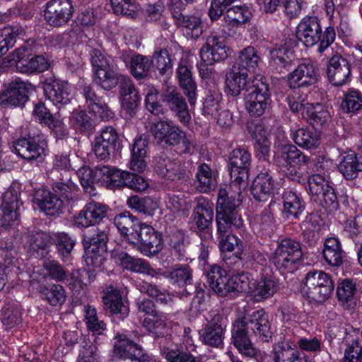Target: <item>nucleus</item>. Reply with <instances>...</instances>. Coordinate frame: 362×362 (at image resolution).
<instances>
[{
  "label": "nucleus",
  "mask_w": 362,
  "mask_h": 362,
  "mask_svg": "<svg viewBox=\"0 0 362 362\" xmlns=\"http://www.w3.org/2000/svg\"><path fill=\"white\" fill-rule=\"evenodd\" d=\"M250 154L244 148L233 150L229 156L230 173L234 181L228 189H220L217 198V221L218 230L223 231L233 223L236 226L242 224L238 208L240 206L244 187L243 180L247 177Z\"/></svg>",
  "instance_id": "f257e3e1"
},
{
  "label": "nucleus",
  "mask_w": 362,
  "mask_h": 362,
  "mask_svg": "<svg viewBox=\"0 0 362 362\" xmlns=\"http://www.w3.org/2000/svg\"><path fill=\"white\" fill-rule=\"evenodd\" d=\"M249 330L263 341H268L271 339L268 315L264 310H255L251 315L235 320L232 339L234 346L242 355L255 358L257 362H272L269 356L254 346L248 337Z\"/></svg>",
  "instance_id": "f03ea898"
},
{
  "label": "nucleus",
  "mask_w": 362,
  "mask_h": 362,
  "mask_svg": "<svg viewBox=\"0 0 362 362\" xmlns=\"http://www.w3.org/2000/svg\"><path fill=\"white\" fill-rule=\"evenodd\" d=\"M90 57L95 82L102 88L110 90L119 81L122 107L132 116L139 101V93L132 81L125 76L119 77L112 60L104 56L100 50H93Z\"/></svg>",
  "instance_id": "7ed1b4c3"
},
{
  "label": "nucleus",
  "mask_w": 362,
  "mask_h": 362,
  "mask_svg": "<svg viewBox=\"0 0 362 362\" xmlns=\"http://www.w3.org/2000/svg\"><path fill=\"white\" fill-rule=\"evenodd\" d=\"M114 223L126 240L130 244L137 245L145 255H148L159 250L160 240L154 229L147 224L141 223L129 211L117 215Z\"/></svg>",
  "instance_id": "20e7f679"
},
{
  "label": "nucleus",
  "mask_w": 362,
  "mask_h": 362,
  "mask_svg": "<svg viewBox=\"0 0 362 362\" xmlns=\"http://www.w3.org/2000/svg\"><path fill=\"white\" fill-rule=\"evenodd\" d=\"M107 233L105 230L95 228L92 235H86L83 239L85 248L84 262L87 266V272L93 275L94 272L103 270L105 261Z\"/></svg>",
  "instance_id": "39448f33"
},
{
  "label": "nucleus",
  "mask_w": 362,
  "mask_h": 362,
  "mask_svg": "<svg viewBox=\"0 0 362 362\" xmlns=\"http://www.w3.org/2000/svg\"><path fill=\"white\" fill-rule=\"evenodd\" d=\"M302 255L300 243L294 240L285 238L278 243L271 257V262L280 272L292 273L298 268Z\"/></svg>",
  "instance_id": "423d86ee"
},
{
  "label": "nucleus",
  "mask_w": 362,
  "mask_h": 362,
  "mask_svg": "<svg viewBox=\"0 0 362 362\" xmlns=\"http://www.w3.org/2000/svg\"><path fill=\"white\" fill-rule=\"evenodd\" d=\"M310 161L309 156L303 153L292 144L283 146L281 153L275 155L276 165L289 179L298 182L305 180L300 167L308 165Z\"/></svg>",
  "instance_id": "0eeeda50"
},
{
  "label": "nucleus",
  "mask_w": 362,
  "mask_h": 362,
  "mask_svg": "<svg viewBox=\"0 0 362 362\" xmlns=\"http://www.w3.org/2000/svg\"><path fill=\"white\" fill-rule=\"evenodd\" d=\"M333 289V282L327 274L323 271H313L306 274L302 292L308 298L323 301L328 298Z\"/></svg>",
  "instance_id": "6e6552de"
},
{
  "label": "nucleus",
  "mask_w": 362,
  "mask_h": 362,
  "mask_svg": "<svg viewBox=\"0 0 362 362\" xmlns=\"http://www.w3.org/2000/svg\"><path fill=\"white\" fill-rule=\"evenodd\" d=\"M209 322L199 331L203 344L215 348L222 347L228 318L217 310L209 313Z\"/></svg>",
  "instance_id": "1a4fd4ad"
},
{
  "label": "nucleus",
  "mask_w": 362,
  "mask_h": 362,
  "mask_svg": "<svg viewBox=\"0 0 362 362\" xmlns=\"http://www.w3.org/2000/svg\"><path fill=\"white\" fill-rule=\"evenodd\" d=\"M20 186L13 184L4 194L0 206V228H7L18 219L23 204L19 199Z\"/></svg>",
  "instance_id": "9d476101"
},
{
  "label": "nucleus",
  "mask_w": 362,
  "mask_h": 362,
  "mask_svg": "<svg viewBox=\"0 0 362 362\" xmlns=\"http://www.w3.org/2000/svg\"><path fill=\"white\" fill-rule=\"evenodd\" d=\"M113 353L122 359H129L138 362H159L151 358L137 344L129 339L124 334H117L115 337Z\"/></svg>",
  "instance_id": "9b49d317"
},
{
  "label": "nucleus",
  "mask_w": 362,
  "mask_h": 362,
  "mask_svg": "<svg viewBox=\"0 0 362 362\" xmlns=\"http://www.w3.org/2000/svg\"><path fill=\"white\" fill-rule=\"evenodd\" d=\"M74 6L71 0H49L44 11L45 21L52 27H62L73 17Z\"/></svg>",
  "instance_id": "f8f14e48"
},
{
  "label": "nucleus",
  "mask_w": 362,
  "mask_h": 362,
  "mask_svg": "<svg viewBox=\"0 0 362 362\" xmlns=\"http://www.w3.org/2000/svg\"><path fill=\"white\" fill-rule=\"evenodd\" d=\"M108 206L103 203L91 201L73 218V225L83 229L100 223L107 216Z\"/></svg>",
  "instance_id": "ddd939ff"
},
{
  "label": "nucleus",
  "mask_w": 362,
  "mask_h": 362,
  "mask_svg": "<svg viewBox=\"0 0 362 362\" xmlns=\"http://www.w3.org/2000/svg\"><path fill=\"white\" fill-rule=\"evenodd\" d=\"M46 146L47 142L42 135L19 139L13 146L16 153L28 161L41 160L45 155Z\"/></svg>",
  "instance_id": "4468645a"
},
{
  "label": "nucleus",
  "mask_w": 362,
  "mask_h": 362,
  "mask_svg": "<svg viewBox=\"0 0 362 362\" xmlns=\"http://www.w3.org/2000/svg\"><path fill=\"white\" fill-rule=\"evenodd\" d=\"M45 98L55 106L65 105L71 100V86L54 76H47L42 82Z\"/></svg>",
  "instance_id": "2eb2a0df"
},
{
  "label": "nucleus",
  "mask_w": 362,
  "mask_h": 362,
  "mask_svg": "<svg viewBox=\"0 0 362 362\" xmlns=\"http://www.w3.org/2000/svg\"><path fill=\"white\" fill-rule=\"evenodd\" d=\"M271 102L266 84H255L248 89L245 97V107L250 115L256 117L263 115Z\"/></svg>",
  "instance_id": "dca6fc26"
},
{
  "label": "nucleus",
  "mask_w": 362,
  "mask_h": 362,
  "mask_svg": "<svg viewBox=\"0 0 362 362\" xmlns=\"http://www.w3.org/2000/svg\"><path fill=\"white\" fill-rule=\"evenodd\" d=\"M230 54L223 39L216 35L209 36L199 51L201 60L208 64L224 60Z\"/></svg>",
  "instance_id": "f3484780"
},
{
  "label": "nucleus",
  "mask_w": 362,
  "mask_h": 362,
  "mask_svg": "<svg viewBox=\"0 0 362 362\" xmlns=\"http://www.w3.org/2000/svg\"><path fill=\"white\" fill-rule=\"evenodd\" d=\"M322 33L320 21L314 16H307L303 18L296 30L297 38L307 47L317 44L321 39Z\"/></svg>",
  "instance_id": "a211bd4d"
},
{
  "label": "nucleus",
  "mask_w": 362,
  "mask_h": 362,
  "mask_svg": "<svg viewBox=\"0 0 362 362\" xmlns=\"http://www.w3.org/2000/svg\"><path fill=\"white\" fill-rule=\"evenodd\" d=\"M118 139V134L114 127L108 126L102 129L93 142V151L96 157L103 160L109 159L117 148Z\"/></svg>",
  "instance_id": "6ab92c4d"
},
{
  "label": "nucleus",
  "mask_w": 362,
  "mask_h": 362,
  "mask_svg": "<svg viewBox=\"0 0 362 362\" xmlns=\"http://www.w3.org/2000/svg\"><path fill=\"white\" fill-rule=\"evenodd\" d=\"M20 269L16 250L10 240L0 241V291L7 281L8 272H16Z\"/></svg>",
  "instance_id": "aec40b11"
},
{
  "label": "nucleus",
  "mask_w": 362,
  "mask_h": 362,
  "mask_svg": "<svg viewBox=\"0 0 362 362\" xmlns=\"http://www.w3.org/2000/svg\"><path fill=\"white\" fill-rule=\"evenodd\" d=\"M214 217L213 204L204 197L197 199V204L194 209L193 218L200 232L201 238L211 236L210 226Z\"/></svg>",
  "instance_id": "412c9836"
},
{
  "label": "nucleus",
  "mask_w": 362,
  "mask_h": 362,
  "mask_svg": "<svg viewBox=\"0 0 362 362\" xmlns=\"http://www.w3.org/2000/svg\"><path fill=\"white\" fill-rule=\"evenodd\" d=\"M317 69L315 63L304 60L288 76V84L291 88L309 86L317 81Z\"/></svg>",
  "instance_id": "4be33fe9"
},
{
  "label": "nucleus",
  "mask_w": 362,
  "mask_h": 362,
  "mask_svg": "<svg viewBox=\"0 0 362 362\" xmlns=\"http://www.w3.org/2000/svg\"><path fill=\"white\" fill-rule=\"evenodd\" d=\"M30 83L20 78L13 79L0 95V104L4 107L23 105L28 100Z\"/></svg>",
  "instance_id": "5701e85b"
},
{
  "label": "nucleus",
  "mask_w": 362,
  "mask_h": 362,
  "mask_svg": "<svg viewBox=\"0 0 362 362\" xmlns=\"http://www.w3.org/2000/svg\"><path fill=\"white\" fill-rule=\"evenodd\" d=\"M111 258L116 264L133 272L145 274L151 276L161 274L152 269L146 260L132 257L119 248L114 249L112 251Z\"/></svg>",
  "instance_id": "b1692460"
},
{
  "label": "nucleus",
  "mask_w": 362,
  "mask_h": 362,
  "mask_svg": "<svg viewBox=\"0 0 362 362\" xmlns=\"http://www.w3.org/2000/svg\"><path fill=\"white\" fill-rule=\"evenodd\" d=\"M162 100L167 103L170 110L176 113L181 123L185 125L189 123L191 116L187 104L175 87L167 86L162 94Z\"/></svg>",
  "instance_id": "393cba45"
},
{
  "label": "nucleus",
  "mask_w": 362,
  "mask_h": 362,
  "mask_svg": "<svg viewBox=\"0 0 362 362\" xmlns=\"http://www.w3.org/2000/svg\"><path fill=\"white\" fill-rule=\"evenodd\" d=\"M329 82L336 86L345 84L350 79V66L348 61L339 55L333 56L329 61L327 69Z\"/></svg>",
  "instance_id": "a878e982"
},
{
  "label": "nucleus",
  "mask_w": 362,
  "mask_h": 362,
  "mask_svg": "<svg viewBox=\"0 0 362 362\" xmlns=\"http://www.w3.org/2000/svg\"><path fill=\"white\" fill-rule=\"evenodd\" d=\"M35 203L47 215L54 216L61 213L64 207V201L49 190L42 189L37 191Z\"/></svg>",
  "instance_id": "bb28decb"
},
{
  "label": "nucleus",
  "mask_w": 362,
  "mask_h": 362,
  "mask_svg": "<svg viewBox=\"0 0 362 362\" xmlns=\"http://www.w3.org/2000/svg\"><path fill=\"white\" fill-rule=\"evenodd\" d=\"M249 83L248 74L233 65L226 71L225 91L228 95L237 96L247 88Z\"/></svg>",
  "instance_id": "cd10ccee"
},
{
  "label": "nucleus",
  "mask_w": 362,
  "mask_h": 362,
  "mask_svg": "<svg viewBox=\"0 0 362 362\" xmlns=\"http://www.w3.org/2000/svg\"><path fill=\"white\" fill-rule=\"evenodd\" d=\"M103 302L105 308L119 318L124 319L129 314L128 306L124 304L120 291L113 286L105 288Z\"/></svg>",
  "instance_id": "c85d7f7f"
},
{
  "label": "nucleus",
  "mask_w": 362,
  "mask_h": 362,
  "mask_svg": "<svg viewBox=\"0 0 362 362\" xmlns=\"http://www.w3.org/2000/svg\"><path fill=\"white\" fill-rule=\"evenodd\" d=\"M262 62L259 52L253 46H247L238 52L233 65L247 74H254L259 69Z\"/></svg>",
  "instance_id": "c756f323"
},
{
  "label": "nucleus",
  "mask_w": 362,
  "mask_h": 362,
  "mask_svg": "<svg viewBox=\"0 0 362 362\" xmlns=\"http://www.w3.org/2000/svg\"><path fill=\"white\" fill-rule=\"evenodd\" d=\"M277 289L278 283L273 277L261 276L253 281L250 296L260 302L272 297Z\"/></svg>",
  "instance_id": "7c9ffc66"
},
{
  "label": "nucleus",
  "mask_w": 362,
  "mask_h": 362,
  "mask_svg": "<svg viewBox=\"0 0 362 362\" xmlns=\"http://www.w3.org/2000/svg\"><path fill=\"white\" fill-rule=\"evenodd\" d=\"M33 116L41 123L50 129L64 134L66 131L64 124L59 116L52 115L45 104L38 102L35 105Z\"/></svg>",
  "instance_id": "2f4dec72"
},
{
  "label": "nucleus",
  "mask_w": 362,
  "mask_h": 362,
  "mask_svg": "<svg viewBox=\"0 0 362 362\" xmlns=\"http://www.w3.org/2000/svg\"><path fill=\"white\" fill-rule=\"evenodd\" d=\"M274 189L272 176L267 173H261L254 180L251 192L256 200L265 202L274 193Z\"/></svg>",
  "instance_id": "473e14b6"
},
{
  "label": "nucleus",
  "mask_w": 362,
  "mask_h": 362,
  "mask_svg": "<svg viewBox=\"0 0 362 362\" xmlns=\"http://www.w3.org/2000/svg\"><path fill=\"white\" fill-rule=\"evenodd\" d=\"M83 93L86 105L90 112L103 120H109L114 117L113 112L96 96L95 92L90 86H85Z\"/></svg>",
  "instance_id": "72a5a7b5"
},
{
  "label": "nucleus",
  "mask_w": 362,
  "mask_h": 362,
  "mask_svg": "<svg viewBox=\"0 0 362 362\" xmlns=\"http://www.w3.org/2000/svg\"><path fill=\"white\" fill-rule=\"evenodd\" d=\"M208 283L211 288L220 296H227L228 279L227 272L218 265L209 267L206 272Z\"/></svg>",
  "instance_id": "f704fd0d"
},
{
  "label": "nucleus",
  "mask_w": 362,
  "mask_h": 362,
  "mask_svg": "<svg viewBox=\"0 0 362 362\" xmlns=\"http://www.w3.org/2000/svg\"><path fill=\"white\" fill-rule=\"evenodd\" d=\"M241 220H243L241 218ZM217 223V230L220 235H222V238L220 241L219 247L221 252L223 254L226 252H233L236 250L235 255V257L238 259H241V255L243 252V242L241 240H240L237 236L231 234H228L224 238L226 233L229 230H231L233 227L236 228H240L243 224V221H242V224L239 226H236L234 224L231 223L230 226L226 227L224 230L220 231L218 230V221H216Z\"/></svg>",
  "instance_id": "c9c22d12"
},
{
  "label": "nucleus",
  "mask_w": 362,
  "mask_h": 362,
  "mask_svg": "<svg viewBox=\"0 0 362 362\" xmlns=\"http://www.w3.org/2000/svg\"><path fill=\"white\" fill-rule=\"evenodd\" d=\"M177 74L180 86L187 95L190 105H194L197 100V85L192 78L190 69L186 64L180 63Z\"/></svg>",
  "instance_id": "e433bc0d"
},
{
  "label": "nucleus",
  "mask_w": 362,
  "mask_h": 362,
  "mask_svg": "<svg viewBox=\"0 0 362 362\" xmlns=\"http://www.w3.org/2000/svg\"><path fill=\"white\" fill-rule=\"evenodd\" d=\"M252 132L255 140V150L257 157L263 160H267L270 152V142L267 138V129L262 122H259L255 124Z\"/></svg>",
  "instance_id": "4c0bfd02"
},
{
  "label": "nucleus",
  "mask_w": 362,
  "mask_h": 362,
  "mask_svg": "<svg viewBox=\"0 0 362 362\" xmlns=\"http://www.w3.org/2000/svg\"><path fill=\"white\" fill-rule=\"evenodd\" d=\"M40 293L42 299L53 307L62 305L66 300V292L64 288L57 284L42 286Z\"/></svg>",
  "instance_id": "58836bf2"
},
{
  "label": "nucleus",
  "mask_w": 362,
  "mask_h": 362,
  "mask_svg": "<svg viewBox=\"0 0 362 362\" xmlns=\"http://www.w3.org/2000/svg\"><path fill=\"white\" fill-rule=\"evenodd\" d=\"M292 139L300 147L305 149H313L320 144V134L313 129L298 128L292 134Z\"/></svg>",
  "instance_id": "ea45409f"
},
{
  "label": "nucleus",
  "mask_w": 362,
  "mask_h": 362,
  "mask_svg": "<svg viewBox=\"0 0 362 362\" xmlns=\"http://www.w3.org/2000/svg\"><path fill=\"white\" fill-rule=\"evenodd\" d=\"M323 257L331 266L339 267L343 261V251L338 238H327L324 243Z\"/></svg>",
  "instance_id": "a19ab883"
},
{
  "label": "nucleus",
  "mask_w": 362,
  "mask_h": 362,
  "mask_svg": "<svg viewBox=\"0 0 362 362\" xmlns=\"http://www.w3.org/2000/svg\"><path fill=\"white\" fill-rule=\"evenodd\" d=\"M338 168L346 180H353L362 172V156L354 153L348 154L343 158Z\"/></svg>",
  "instance_id": "79ce46f5"
},
{
  "label": "nucleus",
  "mask_w": 362,
  "mask_h": 362,
  "mask_svg": "<svg viewBox=\"0 0 362 362\" xmlns=\"http://www.w3.org/2000/svg\"><path fill=\"white\" fill-rule=\"evenodd\" d=\"M29 242V248L35 252L38 256L45 257L47 254V247L49 246L52 237L42 231H33L24 236Z\"/></svg>",
  "instance_id": "37998d69"
},
{
  "label": "nucleus",
  "mask_w": 362,
  "mask_h": 362,
  "mask_svg": "<svg viewBox=\"0 0 362 362\" xmlns=\"http://www.w3.org/2000/svg\"><path fill=\"white\" fill-rule=\"evenodd\" d=\"M255 281L249 272H242L230 276L228 279L227 295L232 292L246 293L249 296Z\"/></svg>",
  "instance_id": "c03bdc74"
},
{
  "label": "nucleus",
  "mask_w": 362,
  "mask_h": 362,
  "mask_svg": "<svg viewBox=\"0 0 362 362\" xmlns=\"http://www.w3.org/2000/svg\"><path fill=\"white\" fill-rule=\"evenodd\" d=\"M155 168L156 171L162 176L172 180L182 170V165L180 160L165 155L156 159Z\"/></svg>",
  "instance_id": "a18cd8bd"
},
{
  "label": "nucleus",
  "mask_w": 362,
  "mask_h": 362,
  "mask_svg": "<svg viewBox=\"0 0 362 362\" xmlns=\"http://www.w3.org/2000/svg\"><path fill=\"white\" fill-rule=\"evenodd\" d=\"M252 13L246 6H234L226 11L223 16L226 25L235 28L250 20Z\"/></svg>",
  "instance_id": "49530a36"
},
{
  "label": "nucleus",
  "mask_w": 362,
  "mask_h": 362,
  "mask_svg": "<svg viewBox=\"0 0 362 362\" xmlns=\"http://www.w3.org/2000/svg\"><path fill=\"white\" fill-rule=\"evenodd\" d=\"M168 315L162 313H156L153 317H146L143 321V326L149 332L157 337L167 333L169 327Z\"/></svg>",
  "instance_id": "de8ad7c7"
},
{
  "label": "nucleus",
  "mask_w": 362,
  "mask_h": 362,
  "mask_svg": "<svg viewBox=\"0 0 362 362\" xmlns=\"http://www.w3.org/2000/svg\"><path fill=\"white\" fill-rule=\"evenodd\" d=\"M216 184L215 175L206 163L199 165L196 173V187L199 192L206 193Z\"/></svg>",
  "instance_id": "09e8293b"
},
{
  "label": "nucleus",
  "mask_w": 362,
  "mask_h": 362,
  "mask_svg": "<svg viewBox=\"0 0 362 362\" xmlns=\"http://www.w3.org/2000/svg\"><path fill=\"white\" fill-rule=\"evenodd\" d=\"M270 54V63L279 72L287 69L294 59L293 51L287 47H276L271 51Z\"/></svg>",
  "instance_id": "8fccbe9b"
},
{
  "label": "nucleus",
  "mask_w": 362,
  "mask_h": 362,
  "mask_svg": "<svg viewBox=\"0 0 362 362\" xmlns=\"http://www.w3.org/2000/svg\"><path fill=\"white\" fill-rule=\"evenodd\" d=\"M127 204L130 209L149 216H151L158 207L157 201L150 197L132 196L128 198Z\"/></svg>",
  "instance_id": "3c124183"
},
{
  "label": "nucleus",
  "mask_w": 362,
  "mask_h": 362,
  "mask_svg": "<svg viewBox=\"0 0 362 362\" xmlns=\"http://www.w3.org/2000/svg\"><path fill=\"white\" fill-rule=\"evenodd\" d=\"M1 312V321L6 329H12L21 323V313L17 302H6Z\"/></svg>",
  "instance_id": "603ef678"
},
{
  "label": "nucleus",
  "mask_w": 362,
  "mask_h": 362,
  "mask_svg": "<svg viewBox=\"0 0 362 362\" xmlns=\"http://www.w3.org/2000/svg\"><path fill=\"white\" fill-rule=\"evenodd\" d=\"M284 211L290 216L298 218L304 210V205L301 198L291 190H286L283 194Z\"/></svg>",
  "instance_id": "864d4df0"
},
{
  "label": "nucleus",
  "mask_w": 362,
  "mask_h": 362,
  "mask_svg": "<svg viewBox=\"0 0 362 362\" xmlns=\"http://www.w3.org/2000/svg\"><path fill=\"white\" fill-rule=\"evenodd\" d=\"M184 35L187 38L197 39L203 33V25L200 18L195 16L182 17L181 21Z\"/></svg>",
  "instance_id": "5fc2aeb1"
},
{
  "label": "nucleus",
  "mask_w": 362,
  "mask_h": 362,
  "mask_svg": "<svg viewBox=\"0 0 362 362\" xmlns=\"http://www.w3.org/2000/svg\"><path fill=\"white\" fill-rule=\"evenodd\" d=\"M302 115L316 124H324L329 117L328 111L320 103H311L305 105Z\"/></svg>",
  "instance_id": "6e6d98bb"
},
{
  "label": "nucleus",
  "mask_w": 362,
  "mask_h": 362,
  "mask_svg": "<svg viewBox=\"0 0 362 362\" xmlns=\"http://www.w3.org/2000/svg\"><path fill=\"white\" fill-rule=\"evenodd\" d=\"M49 66V62L44 56L37 55L29 58L26 64L24 63V61L20 62L18 71L24 74L43 72L47 70Z\"/></svg>",
  "instance_id": "4d7b16f0"
},
{
  "label": "nucleus",
  "mask_w": 362,
  "mask_h": 362,
  "mask_svg": "<svg viewBox=\"0 0 362 362\" xmlns=\"http://www.w3.org/2000/svg\"><path fill=\"white\" fill-rule=\"evenodd\" d=\"M52 240L55 243L59 254L65 261V258L71 253L76 244V239L64 232H59L53 235Z\"/></svg>",
  "instance_id": "13d9d810"
},
{
  "label": "nucleus",
  "mask_w": 362,
  "mask_h": 362,
  "mask_svg": "<svg viewBox=\"0 0 362 362\" xmlns=\"http://www.w3.org/2000/svg\"><path fill=\"white\" fill-rule=\"evenodd\" d=\"M136 286L141 293L148 294L158 303L167 304L172 300L171 294L160 290L156 285L142 281L137 282Z\"/></svg>",
  "instance_id": "bf43d9fd"
},
{
  "label": "nucleus",
  "mask_w": 362,
  "mask_h": 362,
  "mask_svg": "<svg viewBox=\"0 0 362 362\" xmlns=\"http://www.w3.org/2000/svg\"><path fill=\"white\" fill-rule=\"evenodd\" d=\"M152 66V62L146 56L134 54L131 57L130 68L131 72L136 78L146 76Z\"/></svg>",
  "instance_id": "052dcab7"
},
{
  "label": "nucleus",
  "mask_w": 362,
  "mask_h": 362,
  "mask_svg": "<svg viewBox=\"0 0 362 362\" xmlns=\"http://www.w3.org/2000/svg\"><path fill=\"white\" fill-rule=\"evenodd\" d=\"M87 35L79 29L76 28L62 34H57L53 37V45L54 46L64 47L70 44L79 43L83 41Z\"/></svg>",
  "instance_id": "680f3d73"
},
{
  "label": "nucleus",
  "mask_w": 362,
  "mask_h": 362,
  "mask_svg": "<svg viewBox=\"0 0 362 362\" xmlns=\"http://www.w3.org/2000/svg\"><path fill=\"white\" fill-rule=\"evenodd\" d=\"M191 207V200L184 194H172L166 202V208L173 214L188 211Z\"/></svg>",
  "instance_id": "e2e57ef3"
},
{
  "label": "nucleus",
  "mask_w": 362,
  "mask_h": 362,
  "mask_svg": "<svg viewBox=\"0 0 362 362\" xmlns=\"http://www.w3.org/2000/svg\"><path fill=\"white\" fill-rule=\"evenodd\" d=\"M164 276L169 279L173 284H177L180 286L190 284L192 273L187 266L175 267L170 271L165 272Z\"/></svg>",
  "instance_id": "0e129e2a"
},
{
  "label": "nucleus",
  "mask_w": 362,
  "mask_h": 362,
  "mask_svg": "<svg viewBox=\"0 0 362 362\" xmlns=\"http://www.w3.org/2000/svg\"><path fill=\"white\" fill-rule=\"evenodd\" d=\"M341 108L347 112H356L362 108V93L356 89H349L344 95Z\"/></svg>",
  "instance_id": "69168bd1"
},
{
  "label": "nucleus",
  "mask_w": 362,
  "mask_h": 362,
  "mask_svg": "<svg viewBox=\"0 0 362 362\" xmlns=\"http://www.w3.org/2000/svg\"><path fill=\"white\" fill-rule=\"evenodd\" d=\"M85 320L89 330L100 334L105 329V324L98 317L96 309L90 305L84 306Z\"/></svg>",
  "instance_id": "338daca9"
},
{
  "label": "nucleus",
  "mask_w": 362,
  "mask_h": 362,
  "mask_svg": "<svg viewBox=\"0 0 362 362\" xmlns=\"http://www.w3.org/2000/svg\"><path fill=\"white\" fill-rule=\"evenodd\" d=\"M356 292V284L349 279H344L339 283L337 288L338 300L343 304L353 303Z\"/></svg>",
  "instance_id": "774afa93"
}]
</instances>
